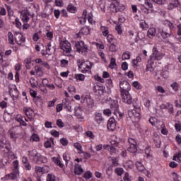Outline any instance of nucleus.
Wrapping results in <instances>:
<instances>
[{"mask_svg":"<svg viewBox=\"0 0 181 181\" xmlns=\"http://www.w3.org/2000/svg\"><path fill=\"white\" fill-rule=\"evenodd\" d=\"M0 151L1 152H4V154L12 152L11 142L4 136H0Z\"/></svg>","mask_w":181,"mask_h":181,"instance_id":"f257e3e1","label":"nucleus"},{"mask_svg":"<svg viewBox=\"0 0 181 181\" xmlns=\"http://www.w3.org/2000/svg\"><path fill=\"white\" fill-rule=\"evenodd\" d=\"M163 53L162 51L158 49V47L154 46L152 49V54L150 55L149 59H148V63H155V60L159 62L163 59Z\"/></svg>","mask_w":181,"mask_h":181,"instance_id":"f03ea898","label":"nucleus"},{"mask_svg":"<svg viewBox=\"0 0 181 181\" xmlns=\"http://www.w3.org/2000/svg\"><path fill=\"white\" fill-rule=\"evenodd\" d=\"M110 8V11H112V12H114L115 13L125 11V6L119 3L118 0H112Z\"/></svg>","mask_w":181,"mask_h":181,"instance_id":"7ed1b4c3","label":"nucleus"},{"mask_svg":"<svg viewBox=\"0 0 181 181\" xmlns=\"http://www.w3.org/2000/svg\"><path fill=\"white\" fill-rule=\"evenodd\" d=\"M110 109H106L103 110V114L105 115H107V117L111 116L112 112H115L119 108L118 106V100H112L110 103Z\"/></svg>","mask_w":181,"mask_h":181,"instance_id":"20e7f679","label":"nucleus"},{"mask_svg":"<svg viewBox=\"0 0 181 181\" xmlns=\"http://www.w3.org/2000/svg\"><path fill=\"white\" fill-rule=\"evenodd\" d=\"M158 35H160V36H161V37H163L164 40H166L168 43H169V38L173 36V34L172 33V30L168 29L166 28L159 29Z\"/></svg>","mask_w":181,"mask_h":181,"instance_id":"39448f33","label":"nucleus"},{"mask_svg":"<svg viewBox=\"0 0 181 181\" xmlns=\"http://www.w3.org/2000/svg\"><path fill=\"white\" fill-rule=\"evenodd\" d=\"M75 47L77 49V52L79 53H81H81H87L88 52V47L83 41L77 42L75 44Z\"/></svg>","mask_w":181,"mask_h":181,"instance_id":"423d86ee","label":"nucleus"},{"mask_svg":"<svg viewBox=\"0 0 181 181\" xmlns=\"http://www.w3.org/2000/svg\"><path fill=\"white\" fill-rule=\"evenodd\" d=\"M129 146L127 148L128 152L131 153H135L138 151V146H136V141L132 138H129L128 139Z\"/></svg>","mask_w":181,"mask_h":181,"instance_id":"0eeeda50","label":"nucleus"},{"mask_svg":"<svg viewBox=\"0 0 181 181\" xmlns=\"http://www.w3.org/2000/svg\"><path fill=\"white\" fill-rule=\"evenodd\" d=\"M122 100L126 104H132V96L129 91H121Z\"/></svg>","mask_w":181,"mask_h":181,"instance_id":"6e6552de","label":"nucleus"},{"mask_svg":"<svg viewBox=\"0 0 181 181\" xmlns=\"http://www.w3.org/2000/svg\"><path fill=\"white\" fill-rule=\"evenodd\" d=\"M14 39L16 40V42L17 45H22L23 43H25L26 42V39L25 37H23V35H22L21 33L16 32L14 34Z\"/></svg>","mask_w":181,"mask_h":181,"instance_id":"1a4fd4ad","label":"nucleus"},{"mask_svg":"<svg viewBox=\"0 0 181 181\" xmlns=\"http://www.w3.org/2000/svg\"><path fill=\"white\" fill-rule=\"evenodd\" d=\"M18 176H19V172L13 171V173L5 175V177L1 179L2 180H15L18 179Z\"/></svg>","mask_w":181,"mask_h":181,"instance_id":"9d476101","label":"nucleus"},{"mask_svg":"<svg viewBox=\"0 0 181 181\" xmlns=\"http://www.w3.org/2000/svg\"><path fill=\"white\" fill-rule=\"evenodd\" d=\"M29 16H30V12H29V11L23 10L21 11V21H23L24 23L29 22L30 19Z\"/></svg>","mask_w":181,"mask_h":181,"instance_id":"9b49d317","label":"nucleus"},{"mask_svg":"<svg viewBox=\"0 0 181 181\" xmlns=\"http://www.w3.org/2000/svg\"><path fill=\"white\" fill-rule=\"evenodd\" d=\"M90 33V27L84 26L82 27L78 33L76 34L78 39H81V35H88Z\"/></svg>","mask_w":181,"mask_h":181,"instance_id":"f8f14e48","label":"nucleus"},{"mask_svg":"<svg viewBox=\"0 0 181 181\" xmlns=\"http://www.w3.org/2000/svg\"><path fill=\"white\" fill-rule=\"evenodd\" d=\"M117 124L115 123V119L110 117L107 122V129L108 131H115Z\"/></svg>","mask_w":181,"mask_h":181,"instance_id":"ddd939ff","label":"nucleus"},{"mask_svg":"<svg viewBox=\"0 0 181 181\" xmlns=\"http://www.w3.org/2000/svg\"><path fill=\"white\" fill-rule=\"evenodd\" d=\"M24 112L29 119H33V115H35V112L30 107H24Z\"/></svg>","mask_w":181,"mask_h":181,"instance_id":"4468645a","label":"nucleus"},{"mask_svg":"<svg viewBox=\"0 0 181 181\" xmlns=\"http://www.w3.org/2000/svg\"><path fill=\"white\" fill-rule=\"evenodd\" d=\"M30 95L34 98L33 101L35 104L37 105L39 103H42V95H37V92L33 91L30 92Z\"/></svg>","mask_w":181,"mask_h":181,"instance_id":"2eb2a0df","label":"nucleus"},{"mask_svg":"<svg viewBox=\"0 0 181 181\" xmlns=\"http://www.w3.org/2000/svg\"><path fill=\"white\" fill-rule=\"evenodd\" d=\"M47 172H49V166H45V167H39L37 166L35 167V173H47Z\"/></svg>","mask_w":181,"mask_h":181,"instance_id":"dca6fc26","label":"nucleus"},{"mask_svg":"<svg viewBox=\"0 0 181 181\" xmlns=\"http://www.w3.org/2000/svg\"><path fill=\"white\" fill-rule=\"evenodd\" d=\"M60 48L64 50V52H66V53H70V52H71V46L69 42H64V44L60 46Z\"/></svg>","mask_w":181,"mask_h":181,"instance_id":"f3484780","label":"nucleus"},{"mask_svg":"<svg viewBox=\"0 0 181 181\" xmlns=\"http://www.w3.org/2000/svg\"><path fill=\"white\" fill-rule=\"evenodd\" d=\"M170 4L168 5V9L169 11H172V9H175V8H177L178 5H179V1L176 0L175 1H172L170 0Z\"/></svg>","mask_w":181,"mask_h":181,"instance_id":"a211bd4d","label":"nucleus"},{"mask_svg":"<svg viewBox=\"0 0 181 181\" xmlns=\"http://www.w3.org/2000/svg\"><path fill=\"white\" fill-rule=\"evenodd\" d=\"M83 168H81V165L78 163L75 164V169H74V173L75 175H78V176H80V175L83 174Z\"/></svg>","mask_w":181,"mask_h":181,"instance_id":"6ab92c4d","label":"nucleus"},{"mask_svg":"<svg viewBox=\"0 0 181 181\" xmlns=\"http://www.w3.org/2000/svg\"><path fill=\"white\" fill-rule=\"evenodd\" d=\"M120 88L122 91H129L131 90V85L127 81L120 84Z\"/></svg>","mask_w":181,"mask_h":181,"instance_id":"aec40b11","label":"nucleus"},{"mask_svg":"<svg viewBox=\"0 0 181 181\" xmlns=\"http://www.w3.org/2000/svg\"><path fill=\"white\" fill-rule=\"evenodd\" d=\"M104 149H107L110 153V155H114L115 153H117V149L115 148L114 146L110 145H104L103 146Z\"/></svg>","mask_w":181,"mask_h":181,"instance_id":"412c9836","label":"nucleus"},{"mask_svg":"<svg viewBox=\"0 0 181 181\" xmlns=\"http://www.w3.org/2000/svg\"><path fill=\"white\" fill-rule=\"evenodd\" d=\"M47 51L49 54H52V52H56V45H52V42L48 43L47 46L46 47Z\"/></svg>","mask_w":181,"mask_h":181,"instance_id":"4be33fe9","label":"nucleus"},{"mask_svg":"<svg viewBox=\"0 0 181 181\" xmlns=\"http://www.w3.org/2000/svg\"><path fill=\"white\" fill-rule=\"evenodd\" d=\"M40 153H39L36 150H32V151H28V155L29 156H30L31 158H34V160L36 161L37 158H39V155Z\"/></svg>","mask_w":181,"mask_h":181,"instance_id":"5701e85b","label":"nucleus"},{"mask_svg":"<svg viewBox=\"0 0 181 181\" xmlns=\"http://www.w3.org/2000/svg\"><path fill=\"white\" fill-rule=\"evenodd\" d=\"M155 35H156V29H155V28H149L147 32L148 37H149L150 39H153Z\"/></svg>","mask_w":181,"mask_h":181,"instance_id":"b1692460","label":"nucleus"},{"mask_svg":"<svg viewBox=\"0 0 181 181\" xmlns=\"http://www.w3.org/2000/svg\"><path fill=\"white\" fill-rule=\"evenodd\" d=\"M37 163H47V158L39 154L37 160H35Z\"/></svg>","mask_w":181,"mask_h":181,"instance_id":"393cba45","label":"nucleus"},{"mask_svg":"<svg viewBox=\"0 0 181 181\" xmlns=\"http://www.w3.org/2000/svg\"><path fill=\"white\" fill-rule=\"evenodd\" d=\"M153 141L156 146V148H160V137L159 136V135H154L153 136Z\"/></svg>","mask_w":181,"mask_h":181,"instance_id":"a878e982","label":"nucleus"},{"mask_svg":"<svg viewBox=\"0 0 181 181\" xmlns=\"http://www.w3.org/2000/svg\"><path fill=\"white\" fill-rule=\"evenodd\" d=\"M66 11L71 13H76V12H77V7L74 6L73 4H69L67 6Z\"/></svg>","mask_w":181,"mask_h":181,"instance_id":"bb28decb","label":"nucleus"},{"mask_svg":"<svg viewBox=\"0 0 181 181\" xmlns=\"http://www.w3.org/2000/svg\"><path fill=\"white\" fill-rule=\"evenodd\" d=\"M95 121L97 122V124H101V122L104 121L103 115L101 113H96L95 115Z\"/></svg>","mask_w":181,"mask_h":181,"instance_id":"cd10ccee","label":"nucleus"},{"mask_svg":"<svg viewBox=\"0 0 181 181\" xmlns=\"http://www.w3.org/2000/svg\"><path fill=\"white\" fill-rule=\"evenodd\" d=\"M75 115L77 117L78 119H83L84 117H83V111H81V108L78 107L75 111Z\"/></svg>","mask_w":181,"mask_h":181,"instance_id":"c85d7f7f","label":"nucleus"},{"mask_svg":"<svg viewBox=\"0 0 181 181\" xmlns=\"http://www.w3.org/2000/svg\"><path fill=\"white\" fill-rule=\"evenodd\" d=\"M148 64L146 66V71H150L152 74H155V69H153V64L155 63L148 62Z\"/></svg>","mask_w":181,"mask_h":181,"instance_id":"c756f323","label":"nucleus"},{"mask_svg":"<svg viewBox=\"0 0 181 181\" xmlns=\"http://www.w3.org/2000/svg\"><path fill=\"white\" fill-rule=\"evenodd\" d=\"M135 165H136V169H138L139 171L144 172L145 170V166L140 161L136 162Z\"/></svg>","mask_w":181,"mask_h":181,"instance_id":"7c9ffc66","label":"nucleus"},{"mask_svg":"<svg viewBox=\"0 0 181 181\" xmlns=\"http://www.w3.org/2000/svg\"><path fill=\"white\" fill-rule=\"evenodd\" d=\"M8 43H10V45H15V42H14L15 35H13V34H12V33L10 31L8 33Z\"/></svg>","mask_w":181,"mask_h":181,"instance_id":"2f4dec72","label":"nucleus"},{"mask_svg":"<svg viewBox=\"0 0 181 181\" xmlns=\"http://www.w3.org/2000/svg\"><path fill=\"white\" fill-rule=\"evenodd\" d=\"M163 25H165V26H168V28L167 29H170V30H173V29H175V25L172 22L168 20L164 21Z\"/></svg>","mask_w":181,"mask_h":181,"instance_id":"473e14b6","label":"nucleus"},{"mask_svg":"<svg viewBox=\"0 0 181 181\" xmlns=\"http://www.w3.org/2000/svg\"><path fill=\"white\" fill-rule=\"evenodd\" d=\"M16 120L18 121V122L21 124V125H23V127H26V122H25V119L23 116L18 115L16 117Z\"/></svg>","mask_w":181,"mask_h":181,"instance_id":"72a5a7b5","label":"nucleus"},{"mask_svg":"<svg viewBox=\"0 0 181 181\" xmlns=\"http://www.w3.org/2000/svg\"><path fill=\"white\" fill-rule=\"evenodd\" d=\"M77 63L78 67H79V69H86V67H87V64L88 63V62H86L84 61V59H83L81 63L80 60H78Z\"/></svg>","mask_w":181,"mask_h":181,"instance_id":"f704fd0d","label":"nucleus"},{"mask_svg":"<svg viewBox=\"0 0 181 181\" xmlns=\"http://www.w3.org/2000/svg\"><path fill=\"white\" fill-rule=\"evenodd\" d=\"M109 50L112 53H115V52H117V42H113L112 44H110L109 47Z\"/></svg>","mask_w":181,"mask_h":181,"instance_id":"c9c22d12","label":"nucleus"},{"mask_svg":"<svg viewBox=\"0 0 181 181\" xmlns=\"http://www.w3.org/2000/svg\"><path fill=\"white\" fill-rule=\"evenodd\" d=\"M170 87L174 91H179L180 90V85L177 82H174L170 84Z\"/></svg>","mask_w":181,"mask_h":181,"instance_id":"e433bc0d","label":"nucleus"},{"mask_svg":"<svg viewBox=\"0 0 181 181\" xmlns=\"http://www.w3.org/2000/svg\"><path fill=\"white\" fill-rule=\"evenodd\" d=\"M86 104L89 108H93L94 107V100L90 97L86 99Z\"/></svg>","mask_w":181,"mask_h":181,"instance_id":"4c0bfd02","label":"nucleus"},{"mask_svg":"<svg viewBox=\"0 0 181 181\" xmlns=\"http://www.w3.org/2000/svg\"><path fill=\"white\" fill-rule=\"evenodd\" d=\"M13 172H19V161L16 160L13 161Z\"/></svg>","mask_w":181,"mask_h":181,"instance_id":"58836bf2","label":"nucleus"},{"mask_svg":"<svg viewBox=\"0 0 181 181\" xmlns=\"http://www.w3.org/2000/svg\"><path fill=\"white\" fill-rule=\"evenodd\" d=\"M100 30L102 31L103 35L105 36V37H107V35L109 33V32H108V27L101 26L100 27Z\"/></svg>","mask_w":181,"mask_h":181,"instance_id":"ea45409f","label":"nucleus"},{"mask_svg":"<svg viewBox=\"0 0 181 181\" xmlns=\"http://www.w3.org/2000/svg\"><path fill=\"white\" fill-rule=\"evenodd\" d=\"M52 143L54 144L53 138H50L49 140H47V141L45 142V148H52Z\"/></svg>","mask_w":181,"mask_h":181,"instance_id":"a19ab883","label":"nucleus"},{"mask_svg":"<svg viewBox=\"0 0 181 181\" xmlns=\"http://www.w3.org/2000/svg\"><path fill=\"white\" fill-rule=\"evenodd\" d=\"M122 60H129V59H131V54H129V52H124L122 56Z\"/></svg>","mask_w":181,"mask_h":181,"instance_id":"79ce46f5","label":"nucleus"},{"mask_svg":"<svg viewBox=\"0 0 181 181\" xmlns=\"http://www.w3.org/2000/svg\"><path fill=\"white\" fill-rule=\"evenodd\" d=\"M107 42L110 44H112L113 42H117V40H115L114 38V36L111 34H107Z\"/></svg>","mask_w":181,"mask_h":181,"instance_id":"37998d69","label":"nucleus"},{"mask_svg":"<svg viewBox=\"0 0 181 181\" xmlns=\"http://www.w3.org/2000/svg\"><path fill=\"white\" fill-rule=\"evenodd\" d=\"M75 78L77 81L79 80L80 81H84L85 76L83 74H75Z\"/></svg>","mask_w":181,"mask_h":181,"instance_id":"c03bdc74","label":"nucleus"},{"mask_svg":"<svg viewBox=\"0 0 181 181\" xmlns=\"http://www.w3.org/2000/svg\"><path fill=\"white\" fill-rule=\"evenodd\" d=\"M35 70L36 73L40 76H43V71H42V68L39 66H35Z\"/></svg>","mask_w":181,"mask_h":181,"instance_id":"a18cd8bd","label":"nucleus"},{"mask_svg":"<svg viewBox=\"0 0 181 181\" xmlns=\"http://www.w3.org/2000/svg\"><path fill=\"white\" fill-rule=\"evenodd\" d=\"M132 86L136 88V90H141L142 88V86H141V83L138 81L133 82Z\"/></svg>","mask_w":181,"mask_h":181,"instance_id":"49530a36","label":"nucleus"},{"mask_svg":"<svg viewBox=\"0 0 181 181\" xmlns=\"http://www.w3.org/2000/svg\"><path fill=\"white\" fill-rule=\"evenodd\" d=\"M24 62L25 63L26 69H30V63H32V59L27 58V59H25Z\"/></svg>","mask_w":181,"mask_h":181,"instance_id":"de8ad7c7","label":"nucleus"},{"mask_svg":"<svg viewBox=\"0 0 181 181\" xmlns=\"http://www.w3.org/2000/svg\"><path fill=\"white\" fill-rule=\"evenodd\" d=\"M83 177L86 180H88V179H91L93 177V174L90 171H87L86 173H84Z\"/></svg>","mask_w":181,"mask_h":181,"instance_id":"09e8293b","label":"nucleus"},{"mask_svg":"<svg viewBox=\"0 0 181 181\" xmlns=\"http://www.w3.org/2000/svg\"><path fill=\"white\" fill-rule=\"evenodd\" d=\"M114 66H117L115 58L112 57L110 59V64L109 65L110 69H114Z\"/></svg>","mask_w":181,"mask_h":181,"instance_id":"8fccbe9b","label":"nucleus"},{"mask_svg":"<svg viewBox=\"0 0 181 181\" xmlns=\"http://www.w3.org/2000/svg\"><path fill=\"white\" fill-rule=\"evenodd\" d=\"M15 23H16V28H18V29H22V23H21V21H19V18L17 17L15 19Z\"/></svg>","mask_w":181,"mask_h":181,"instance_id":"3c124183","label":"nucleus"},{"mask_svg":"<svg viewBox=\"0 0 181 181\" xmlns=\"http://www.w3.org/2000/svg\"><path fill=\"white\" fill-rule=\"evenodd\" d=\"M54 161L56 165L59 166V168H64V165L62 163V161H60V159L54 158Z\"/></svg>","mask_w":181,"mask_h":181,"instance_id":"603ef678","label":"nucleus"},{"mask_svg":"<svg viewBox=\"0 0 181 181\" xmlns=\"http://www.w3.org/2000/svg\"><path fill=\"white\" fill-rule=\"evenodd\" d=\"M74 146L78 151H80L81 152H83V146H81V144L80 143H74Z\"/></svg>","mask_w":181,"mask_h":181,"instance_id":"864d4df0","label":"nucleus"},{"mask_svg":"<svg viewBox=\"0 0 181 181\" xmlns=\"http://www.w3.org/2000/svg\"><path fill=\"white\" fill-rule=\"evenodd\" d=\"M47 181H56V177L52 174H48L47 176Z\"/></svg>","mask_w":181,"mask_h":181,"instance_id":"5fc2aeb1","label":"nucleus"},{"mask_svg":"<svg viewBox=\"0 0 181 181\" xmlns=\"http://www.w3.org/2000/svg\"><path fill=\"white\" fill-rule=\"evenodd\" d=\"M30 139H31V141H35V142H39L40 139L39 138V136L37 134H34L32 135Z\"/></svg>","mask_w":181,"mask_h":181,"instance_id":"6e6d98bb","label":"nucleus"},{"mask_svg":"<svg viewBox=\"0 0 181 181\" xmlns=\"http://www.w3.org/2000/svg\"><path fill=\"white\" fill-rule=\"evenodd\" d=\"M140 27L141 28V29H144L146 30L149 28V25H148V23H146V22H142L140 23Z\"/></svg>","mask_w":181,"mask_h":181,"instance_id":"4d7b16f0","label":"nucleus"},{"mask_svg":"<svg viewBox=\"0 0 181 181\" xmlns=\"http://www.w3.org/2000/svg\"><path fill=\"white\" fill-rule=\"evenodd\" d=\"M144 6H146V8H148V9H149L151 8H153V5L152 4V3L149 2L148 0H145Z\"/></svg>","mask_w":181,"mask_h":181,"instance_id":"13d9d810","label":"nucleus"},{"mask_svg":"<svg viewBox=\"0 0 181 181\" xmlns=\"http://www.w3.org/2000/svg\"><path fill=\"white\" fill-rule=\"evenodd\" d=\"M115 30H117L118 35H122V28H121V25H117Z\"/></svg>","mask_w":181,"mask_h":181,"instance_id":"bf43d9fd","label":"nucleus"},{"mask_svg":"<svg viewBox=\"0 0 181 181\" xmlns=\"http://www.w3.org/2000/svg\"><path fill=\"white\" fill-rule=\"evenodd\" d=\"M60 142L62 145H63V146H67V145H69V141H67V139L62 138L61 139Z\"/></svg>","mask_w":181,"mask_h":181,"instance_id":"052dcab7","label":"nucleus"},{"mask_svg":"<svg viewBox=\"0 0 181 181\" xmlns=\"http://www.w3.org/2000/svg\"><path fill=\"white\" fill-rule=\"evenodd\" d=\"M167 108L168 109L169 112L173 114V105L170 103H167Z\"/></svg>","mask_w":181,"mask_h":181,"instance_id":"680f3d73","label":"nucleus"},{"mask_svg":"<svg viewBox=\"0 0 181 181\" xmlns=\"http://www.w3.org/2000/svg\"><path fill=\"white\" fill-rule=\"evenodd\" d=\"M69 65V61L66 59L61 60V67H66V66Z\"/></svg>","mask_w":181,"mask_h":181,"instance_id":"e2e57ef3","label":"nucleus"},{"mask_svg":"<svg viewBox=\"0 0 181 181\" xmlns=\"http://www.w3.org/2000/svg\"><path fill=\"white\" fill-rule=\"evenodd\" d=\"M39 39H40V37H39V33H34L33 35V40H34V42H37Z\"/></svg>","mask_w":181,"mask_h":181,"instance_id":"0e129e2a","label":"nucleus"},{"mask_svg":"<svg viewBox=\"0 0 181 181\" xmlns=\"http://www.w3.org/2000/svg\"><path fill=\"white\" fill-rule=\"evenodd\" d=\"M63 159L66 162H69L70 160V155H69V153H64Z\"/></svg>","mask_w":181,"mask_h":181,"instance_id":"69168bd1","label":"nucleus"},{"mask_svg":"<svg viewBox=\"0 0 181 181\" xmlns=\"http://www.w3.org/2000/svg\"><path fill=\"white\" fill-rule=\"evenodd\" d=\"M46 36L48 39V40H52V39H53V32H47L46 33Z\"/></svg>","mask_w":181,"mask_h":181,"instance_id":"338daca9","label":"nucleus"},{"mask_svg":"<svg viewBox=\"0 0 181 181\" xmlns=\"http://www.w3.org/2000/svg\"><path fill=\"white\" fill-rule=\"evenodd\" d=\"M88 21L90 25H93V13H90L88 15Z\"/></svg>","mask_w":181,"mask_h":181,"instance_id":"774afa93","label":"nucleus"}]
</instances>
